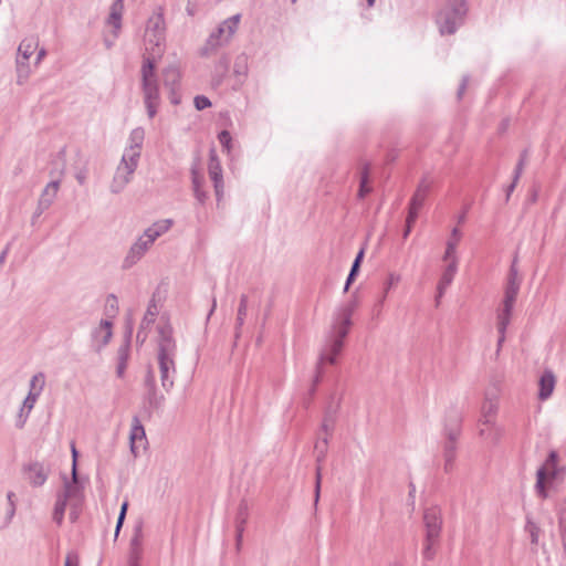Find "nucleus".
<instances>
[{
  "mask_svg": "<svg viewBox=\"0 0 566 566\" xmlns=\"http://www.w3.org/2000/svg\"><path fill=\"white\" fill-rule=\"evenodd\" d=\"M144 139L145 130L143 127H136L130 132L129 146L126 148L122 157L120 164L117 167L111 185V191L113 193L120 192L129 182L130 176L137 168Z\"/></svg>",
  "mask_w": 566,
  "mask_h": 566,
  "instance_id": "f257e3e1",
  "label": "nucleus"
},
{
  "mask_svg": "<svg viewBox=\"0 0 566 566\" xmlns=\"http://www.w3.org/2000/svg\"><path fill=\"white\" fill-rule=\"evenodd\" d=\"M462 431V413L455 407H450L447 410L443 426L444 441L442 444L444 458V471L451 472L454 468L457 458L458 440Z\"/></svg>",
  "mask_w": 566,
  "mask_h": 566,
  "instance_id": "f03ea898",
  "label": "nucleus"
},
{
  "mask_svg": "<svg viewBox=\"0 0 566 566\" xmlns=\"http://www.w3.org/2000/svg\"><path fill=\"white\" fill-rule=\"evenodd\" d=\"M469 11L467 0H447L436 15V23L441 35L454 34L464 24Z\"/></svg>",
  "mask_w": 566,
  "mask_h": 566,
  "instance_id": "7ed1b4c3",
  "label": "nucleus"
},
{
  "mask_svg": "<svg viewBox=\"0 0 566 566\" xmlns=\"http://www.w3.org/2000/svg\"><path fill=\"white\" fill-rule=\"evenodd\" d=\"M522 284V277L518 274L517 269V256H515L510 266L506 283L504 286V298L502 303V308L499 311V316L511 317L514 304L516 302L520 289Z\"/></svg>",
  "mask_w": 566,
  "mask_h": 566,
  "instance_id": "20e7f679",
  "label": "nucleus"
},
{
  "mask_svg": "<svg viewBox=\"0 0 566 566\" xmlns=\"http://www.w3.org/2000/svg\"><path fill=\"white\" fill-rule=\"evenodd\" d=\"M157 358L175 359L177 355V344L174 338V328L169 322L157 327Z\"/></svg>",
  "mask_w": 566,
  "mask_h": 566,
  "instance_id": "39448f33",
  "label": "nucleus"
},
{
  "mask_svg": "<svg viewBox=\"0 0 566 566\" xmlns=\"http://www.w3.org/2000/svg\"><path fill=\"white\" fill-rule=\"evenodd\" d=\"M124 12V0H114L108 18L106 19V24L113 28L112 30V39L108 36L104 38V44L107 50L114 46L115 40L119 36L122 30V18Z\"/></svg>",
  "mask_w": 566,
  "mask_h": 566,
  "instance_id": "423d86ee",
  "label": "nucleus"
},
{
  "mask_svg": "<svg viewBox=\"0 0 566 566\" xmlns=\"http://www.w3.org/2000/svg\"><path fill=\"white\" fill-rule=\"evenodd\" d=\"M22 472L33 488H39L46 482L50 470L43 463L34 461L24 464Z\"/></svg>",
  "mask_w": 566,
  "mask_h": 566,
  "instance_id": "0eeeda50",
  "label": "nucleus"
},
{
  "mask_svg": "<svg viewBox=\"0 0 566 566\" xmlns=\"http://www.w3.org/2000/svg\"><path fill=\"white\" fill-rule=\"evenodd\" d=\"M423 523L426 539H438L441 533L442 518L438 507H429L424 511Z\"/></svg>",
  "mask_w": 566,
  "mask_h": 566,
  "instance_id": "6e6552de",
  "label": "nucleus"
},
{
  "mask_svg": "<svg viewBox=\"0 0 566 566\" xmlns=\"http://www.w3.org/2000/svg\"><path fill=\"white\" fill-rule=\"evenodd\" d=\"M144 103L149 118H154L160 102L158 82L142 83Z\"/></svg>",
  "mask_w": 566,
  "mask_h": 566,
  "instance_id": "1a4fd4ad",
  "label": "nucleus"
},
{
  "mask_svg": "<svg viewBox=\"0 0 566 566\" xmlns=\"http://www.w3.org/2000/svg\"><path fill=\"white\" fill-rule=\"evenodd\" d=\"M165 19L163 12H158L150 17L147 21L146 32L151 33L156 38L157 55L163 54V44L165 42Z\"/></svg>",
  "mask_w": 566,
  "mask_h": 566,
  "instance_id": "9d476101",
  "label": "nucleus"
},
{
  "mask_svg": "<svg viewBox=\"0 0 566 566\" xmlns=\"http://www.w3.org/2000/svg\"><path fill=\"white\" fill-rule=\"evenodd\" d=\"M154 242L150 241L148 238L140 235L137 241L130 247L127 255L125 256L123 261V269H130L133 265H135L146 253V251L149 249V247Z\"/></svg>",
  "mask_w": 566,
  "mask_h": 566,
  "instance_id": "9b49d317",
  "label": "nucleus"
},
{
  "mask_svg": "<svg viewBox=\"0 0 566 566\" xmlns=\"http://www.w3.org/2000/svg\"><path fill=\"white\" fill-rule=\"evenodd\" d=\"M57 495H64L65 500L71 502L83 501V486L80 484L78 476L74 479L71 474V479L63 475V489L57 492Z\"/></svg>",
  "mask_w": 566,
  "mask_h": 566,
  "instance_id": "f8f14e48",
  "label": "nucleus"
},
{
  "mask_svg": "<svg viewBox=\"0 0 566 566\" xmlns=\"http://www.w3.org/2000/svg\"><path fill=\"white\" fill-rule=\"evenodd\" d=\"M161 386L166 391H169L174 387V378L176 375V363L175 359L170 358H157Z\"/></svg>",
  "mask_w": 566,
  "mask_h": 566,
  "instance_id": "ddd939ff",
  "label": "nucleus"
},
{
  "mask_svg": "<svg viewBox=\"0 0 566 566\" xmlns=\"http://www.w3.org/2000/svg\"><path fill=\"white\" fill-rule=\"evenodd\" d=\"M558 461V452L556 450H551L544 464L539 468L545 469V478L554 480L565 474L566 468L559 467Z\"/></svg>",
  "mask_w": 566,
  "mask_h": 566,
  "instance_id": "4468645a",
  "label": "nucleus"
},
{
  "mask_svg": "<svg viewBox=\"0 0 566 566\" xmlns=\"http://www.w3.org/2000/svg\"><path fill=\"white\" fill-rule=\"evenodd\" d=\"M457 270H458V259L453 258L450 261V263L447 265V268L444 269V271L439 280V283L437 286V295H436L437 303H439V300L443 296L446 290L452 283L454 275L457 273Z\"/></svg>",
  "mask_w": 566,
  "mask_h": 566,
  "instance_id": "2eb2a0df",
  "label": "nucleus"
},
{
  "mask_svg": "<svg viewBox=\"0 0 566 566\" xmlns=\"http://www.w3.org/2000/svg\"><path fill=\"white\" fill-rule=\"evenodd\" d=\"M161 55H157V52H155V49L149 52L147 56H144L143 64H142V83H149V82H158L156 77V64H157V57H160Z\"/></svg>",
  "mask_w": 566,
  "mask_h": 566,
  "instance_id": "dca6fc26",
  "label": "nucleus"
},
{
  "mask_svg": "<svg viewBox=\"0 0 566 566\" xmlns=\"http://www.w3.org/2000/svg\"><path fill=\"white\" fill-rule=\"evenodd\" d=\"M432 180L429 179L428 176H423L419 181L415 193L412 195L409 206L421 209L424 205V201L431 190Z\"/></svg>",
  "mask_w": 566,
  "mask_h": 566,
  "instance_id": "f3484780",
  "label": "nucleus"
},
{
  "mask_svg": "<svg viewBox=\"0 0 566 566\" xmlns=\"http://www.w3.org/2000/svg\"><path fill=\"white\" fill-rule=\"evenodd\" d=\"M555 384H556V379H555V375L552 370L549 369H546L542 376L539 377V381H538V398L541 400H546L548 399L552 394H553V390L555 388Z\"/></svg>",
  "mask_w": 566,
  "mask_h": 566,
  "instance_id": "a211bd4d",
  "label": "nucleus"
},
{
  "mask_svg": "<svg viewBox=\"0 0 566 566\" xmlns=\"http://www.w3.org/2000/svg\"><path fill=\"white\" fill-rule=\"evenodd\" d=\"M147 438H146V432H145V428L142 423V421L139 420V418L137 416H134L133 419H132V429H130V434H129V441H130V451L132 453H134L135 455L137 454V446L136 443L138 441H146Z\"/></svg>",
  "mask_w": 566,
  "mask_h": 566,
  "instance_id": "6ab92c4d",
  "label": "nucleus"
},
{
  "mask_svg": "<svg viewBox=\"0 0 566 566\" xmlns=\"http://www.w3.org/2000/svg\"><path fill=\"white\" fill-rule=\"evenodd\" d=\"M323 444H324V449H321L319 451H317V455H316V462H317V467H316V472H315V490H314V495H315V499H314V502H315V505L318 503V500H319V493H321V482H322V468H321V463L325 460V457H326V453H327V444H328V438L325 437L323 438Z\"/></svg>",
  "mask_w": 566,
  "mask_h": 566,
  "instance_id": "aec40b11",
  "label": "nucleus"
},
{
  "mask_svg": "<svg viewBox=\"0 0 566 566\" xmlns=\"http://www.w3.org/2000/svg\"><path fill=\"white\" fill-rule=\"evenodd\" d=\"M172 226L171 219H165L154 222L149 228L144 231V237L155 242L157 238L166 233Z\"/></svg>",
  "mask_w": 566,
  "mask_h": 566,
  "instance_id": "412c9836",
  "label": "nucleus"
},
{
  "mask_svg": "<svg viewBox=\"0 0 566 566\" xmlns=\"http://www.w3.org/2000/svg\"><path fill=\"white\" fill-rule=\"evenodd\" d=\"M371 165L370 163H364L360 168L359 188L357 196L359 199H364L367 195L373 191V188L368 185L370 178Z\"/></svg>",
  "mask_w": 566,
  "mask_h": 566,
  "instance_id": "4be33fe9",
  "label": "nucleus"
},
{
  "mask_svg": "<svg viewBox=\"0 0 566 566\" xmlns=\"http://www.w3.org/2000/svg\"><path fill=\"white\" fill-rule=\"evenodd\" d=\"M224 36L226 30L222 24H220L218 29L209 35L206 45L201 50V54L208 55L210 50H214L216 48L224 44Z\"/></svg>",
  "mask_w": 566,
  "mask_h": 566,
  "instance_id": "5701e85b",
  "label": "nucleus"
},
{
  "mask_svg": "<svg viewBox=\"0 0 566 566\" xmlns=\"http://www.w3.org/2000/svg\"><path fill=\"white\" fill-rule=\"evenodd\" d=\"M344 347V342L340 339H332L328 346L327 353H322L317 363H321V368H323V363L328 361L329 364H335L337 356L340 354Z\"/></svg>",
  "mask_w": 566,
  "mask_h": 566,
  "instance_id": "b1692460",
  "label": "nucleus"
},
{
  "mask_svg": "<svg viewBox=\"0 0 566 566\" xmlns=\"http://www.w3.org/2000/svg\"><path fill=\"white\" fill-rule=\"evenodd\" d=\"M338 408H339V402L336 405V407L328 406L325 409L321 429L325 432L326 437L329 436L332 433V431L334 430Z\"/></svg>",
  "mask_w": 566,
  "mask_h": 566,
  "instance_id": "393cba45",
  "label": "nucleus"
},
{
  "mask_svg": "<svg viewBox=\"0 0 566 566\" xmlns=\"http://www.w3.org/2000/svg\"><path fill=\"white\" fill-rule=\"evenodd\" d=\"M180 72L176 65H169L163 70V82L167 88L179 87Z\"/></svg>",
  "mask_w": 566,
  "mask_h": 566,
  "instance_id": "a878e982",
  "label": "nucleus"
},
{
  "mask_svg": "<svg viewBox=\"0 0 566 566\" xmlns=\"http://www.w3.org/2000/svg\"><path fill=\"white\" fill-rule=\"evenodd\" d=\"M364 255H365V250L360 249L358 251V253L356 254V256H355V259L353 261L350 271H349V273L347 275V279H346V282H345V286H344V293L348 292L350 285L356 280V277H357V275L359 273V270H360L361 262L364 260Z\"/></svg>",
  "mask_w": 566,
  "mask_h": 566,
  "instance_id": "bb28decb",
  "label": "nucleus"
},
{
  "mask_svg": "<svg viewBox=\"0 0 566 566\" xmlns=\"http://www.w3.org/2000/svg\"><path fill=\"white\" fill-rule=\"evenodd\" d=\"M248 312V296L245 294H242L240 296V303L238 307V314L235 319V327H234V336L238 339L241 335V328L244 324V319Z\"/></svg>",
  "mask_w": 566,
  "mask_h": 566,
  "instance_id": "cd10ccee",
  "label": "nucleus"
},
{
  "mask_svg": "<svg viewBox=\"0 0 566 566\" xmlns=\"http://www.w3.org/2000/svg\"><path fill=\"white\" fill-rule=\"evenodd\" d=\"M145 401L148 403L150 409L157 411L163 408L165 397L158 392L157 387H154L146 389Z\"/></svg>",
  "mask_w": 566,
  "mask_h": 566,
  "instance_id": "c85d7f7f",
  "label": "nucleus"
},
{
  "mask_svg": "<svg viewBox=\"0 0 566 566\" xmlns=\"http://www.w3.org/2000/svg\"><path fill=\"white\" fill-rule=\"evenodd\" d=\"M156 292L153 294L151 300L148 303L147 311L140 322L142 328H148L158 315V306L156 302Z\"/></svg>",
  "mask_w": 566,
  "mask_h": 566,
  "instance_id": "c756f323",
  "label": "nucleus"
},
{
  "mask_svg": "<svg viewBox=\"0 0 566 566\" xmlns=\"http://www.w3.org/2000/svg\"><path fill=\"white\" fill-rule=\"evenodd\" d=\"M132 333H133V327L129 326L128 331L126 332L125 342L117 349V363L118 364L127 365V361L129 358V352H130Z\"/></svg>",
  "mask_w": 566,
  "mask_h": 566,
  "instance_id": "7c9ffc66",
  "label": "nucleus"
},
{
  "mask_svg": "<svg viewBox=\"0 0 566 566\" xmlns=\"http://www.w3.org/2000/svg\"><path fill=\"white\" fill-rule=\"evenodd\" d=\"M461 238V231L458 228H453L451 231V238L447 241L446 252L443 255V260H452L453 258H457L454 255L455 248Z\"/></svg>",
  "mask_w": 566,
  "mask_h": 566,
  "instance_id": "2f4dec72",
  "label": "nucleus"
},
{
  "mask_svg": "<svg viewBox=\"0 0 566 566\" xmlns=\"http://www.w3.org/2000/svg\"><path fill=\"white\" fill-rule=\"evenodd\" d=\"M496 411L497 406L494 402H484V405L482 406V419L480 420V422L484 426L494 427V417L496 415Z\"/></svg>",
  "mask_w": 566,
  "mask_h": 566,
  "instance_id": "473e14b6",
  "label": "nucleus"
},
{
  "mask_svg": "<svg viewBox=\"0 0 566 566\" xmlns=\"http://www.w3.org/2000/svg\"><path fill=\"white\" fill-rule=\"evenodd\" d=\"M67 502L69 501L65 500L64 495H57L56 494V502H55V505H54V509H53L52 518H53V521L59 526H61L62 523H63V518H64L65 510H66V506H67Z\"/></svg>",
  "mask_w": 566,
  "mask_h": 566,
  "instance_id": "72a5a7b5",
  "label": "nucleus"
},
{
  "mask_svg": "<svg viewBox=\"0 0 566 566\" xmlns=\"http://www.w3.org/2000/svg\"><path fill=\"white\" fill-rule=\"evenodd\" d=\"M208 171L211 180L222 177L221 164L214 149H211L209 154Z\"/></svg>",
  "mask_w": 566,
  "mask_h": 566,
  "instance_id": "f704fd0d",
  "label": "nucleus"
},
{
  "mask_svg": "<svg viewBox=\"0 0 566 566\" xmlns=\"http://www.w3.org/2000/svg\"><path fill=\"white\" fill-rule=\"evenodd\" d=\"M112 327H113V323L111 321L102 319L101 324H99V328L93 332L94 338H97L101 333H104L102 342H101V347L106 346L109 343L112 335H113Z\"/></svg>",
  "mask_w": 566,
  "mask_h": 566,
  "instance_id": "c9c22d12",
  "label": "nucleus"
},
{
  "mask_svg": "<svg viewBox=\"0 0 566 566\" xmlns=\"http://www.w3.org/2000/svg\"><path fill=\"white\" fill-rule=\"evenodd\" d=\"M241 14H234L226 19L221 24L226 30L224 42H229L232 35L235 33L239 27Z\"/></svg>",
  "mask_w": 566,
  "mask_h": 566,
  "instance_id": "e433bc0d",
  "label": "nucleus"
},
{
  "mask_svg": "<svg viewBox=\"0 0 566 566\" xmlns=\"http://www.w3.org/2000/svg\"><path fill=\"white\" fill-rule=\"evenodd\" d=\"M59 187H60V181L59 180H52L50 181L45 188L43 189L39 200H48V205H52L55 197H56V193H57V190H59Z\"/></svg>",
  "mask_w": 566,
  "mask_h": 566,
  "instance_id": "4c0bfd02",
  "label": "nucleus"
},
{
  "mask_svg": "<svg viewBox=\"0 0 566 566\" xmlns=\"http://www.w3.org/2000/svg\"><path fill=\"white\" fill-rule=\"evenodd\" d=\"M546 480L547 478H545V469H538L536 472L535 490L537 495L542 499H546L548 496L546 490Z\"/></svg>",
  "mask_w": 566,
  "mask_h": 566,
  "instance_id": "58836bf2",
  "label": "nucleus"
},
{
  "mask_svg": "<svg viewBox=\"0 0 566 566\" xmlns=\"http://www.w3.org/2000/svg\"><path fill=\"white\" fill-rule=\"evenodd\" d=\"M358 305H359V300H358L356 293H353L350 298L346 303H344L342 306H339L337 312L340 314H344L345 316L352 317L354 312L358 307Z\"/></svg>",
  "mask_w": 566,
  "mask_h": 566,
  "instance_id": "ea45409f",
  "label": "nucleus"
},
{
  "mask_svg": "<svg viewBox=\"0 0 566 566\" xmlns=\"http://www.w3.org/2000/svg\"><path fill=\"white\" fill-rule=\"evenodd\" d=\"M143 521L135 524L133 530V536L129 542V548H143Z\"/></svg>",
  "mask_w": 566,
  "mask_h": 566,
  "instance_id": "a19ab883",
  "label": "nucleus"
},
{
  "mask_svg": "<svg viewBox=\"0 0 566 566\" xmlns=\"http://www.w3.org/2000/svg\"><path fill=\"white\" fill-rule=\"evenodd\" d=\"M249 517V506L247 501L242 500L238 506L235 516V527H245Z\"/></svg>",
  "mask_w": 566,
  "mask_h": 566,
  "instance_id": "79ce46f5",
  "label": "nucleus"
},
{
  "mask_svg": "<svg viewBox=\"0 0 566 566\" xmlns=\"http://www.w3.org/2000/svg\"><path fill=\"white\" fill-rule=\"evenodd\" d=\"M34 48L35 45L33 42H27L25 40L22 41L18 48V57H20L21 61L28 63L30 56L34 52Z\"/></svg>",
  "mask_w": 566,
  "mask_h": 566,
  "instance_id": "37998d69",
  "label": "nucleus"
},
{
  "mask_svg": "<svg viewBox=\"0 0 566 566\" xmlns=\"http://www.w3.org/2000/svg\"><path fill=\"white\" fill-rule=\"evenodd\" d=\"M42 389H43V382L40 384V387L38 388V390H29V394L22 403V407L28 410V413H30L31 410L33 409Z\"/></svg>",
  "mask_w": 566,
  "mask_h": 566,
  "instance_id": "c03bdc74",
  "label": "nucleus"
},
{
  "mask_svg": "<svg viewBox=\"0 0 566 566\" xmlns=\"http://www.w3.org/2000/svg\"><path fill=\"white\" fill-rule=\"evenodd\" d=\"M504 318H505V316L497 315V332H499L497 352L500 350L503 342L505 340L506 328L511 322V317H506V319H504Z\"/></svg>",
  "mask_w": 566,
  "mask_h": 566,
  "instance_id": "a18cd8bd",
  "label": "nucleus"
},
{
  "mask_svg": "<svg viewBox=\"0 0 566 566\" xmlns=\"http://www.w3.org/2000/svg\"><path fill=\"white\" fill-rule=\"evenodd\" d=\"M118 300L116 295L109 294L106 298V305H105V314L106 316L113 318L118 313Z\"/></svg>",
  "mask_w": 566,
  "mask_h": 566,
  "instance_id": "49530a36",
  "label": "nucleus"
},
{
  "mask_svg": "<svg viewBox=\"0 0 566 566\" xmlns=\"http://www.w3.org/2000/svg\"><path fill=\"white\" fill-rule=\"evenodd\" d=\"M525 531L530 534L531 543L537 545L541 533V528L537 526V524L534 523L531 518H527Z\"/></svg>",
  "mask_w": 566,
  "mask_h": 566,
  "instance_id": "de8ad7c7",
  "label": "nucleus"
},
{
  "mask_svg": "<svg viewBox=\"0 0 566 566\" xmlns=\"http://www.w3.org/2000/svg\"><path fill=\"white\" fill-rule=\"evenodd\" d=\"M247 56L240 55L235 59L234 65H233V72L238 76H245L248 73V64H247Z\"/></svg>",
  "mask_w": 566,
  "mask_h": 566,
  "instance_id": "09e8293b",
  "label": "nucleus"
},
{
  "mask_svg": "<svg viewBox=\"0 0 566 566\" xmlns=\"http://www.w3.org/2000/svg\"><path fill=\"white\" fill-rule=\"evenodd\" d=\"M17 72H18V84H23L29 75V65L27 62H23L20 60V57H17Z\"/></svg>",
  "mask_w": 566,
  "mask_h": 566,
  "instance_id": "8fccbe9b",
  "label": "nucleus"
},
{
  "mask_svg": "<svg viewBox=\"0 0 566 566\" xmlns=\"http://www.w3.org/2000/svg\"><path fill=\"white\" fill-rule=\"evenodd\" d=\"M400 281V275L399 274H396V273H390L387 277V281L385 283V286H384V292H382V295L380 296V303H384L386 297H387V294L389 292V290L398 284Z\"/></svg>",
  "mask_w": 566,
  "mask_h": 566,
  "instance_id": "3c124183",
  "label": "nucleus"
},
{
  "mask_svg": "<svg viewBox=\"0 0 566 566\" xmlns=\"http://www.w3.org/2000/svg\"><path fill=\"white\" fill-rule=\"evenodd\" d=\"M191 172V182H192V190L200 189L203 184V177L200 175L199 169L197 165H193L190 169Z\"/></svg>",
  "mask_w": 566,
  "mask_h": 566,
  "instance_id": "603ef678",
  "label": "nucleus"
},
{
  "mask_svg": "<svg viewBox=\"0 0 566 566\" xmlns=\"http://www.w3.org/2000/svg\"><path fill=\"white\" fill-rule=\"evenodd\" d=\"M143 548H129L127 565L140 566Z\"/></svg>",
  "mask_w": 566,
  "mask_h": 566,
  "instance_id": "864d4df0",
  "label": "nucleus"
},
{
  "mask_svg": "<svg viewBox=\"0 0 566 566\" xmlns=\"http://www.w3.org/2000/svg\"><path fill=\"white\" fill-rule=\"evenodd\" d=\"M51 206L48 205V200L43 199V200H39L38 201V205H36V208L32 214V218H31V223L34 224L36 219L40 218V216L50 208Z\"/></svg>",
  "mask_w": 566,
  "mask_h": 566,
  "instance_id": "5fc2aeb1",
  "label": "nucleus"
},
{
  "mask_svg": "<svg viewBox=\"0 0 566 566\" xmlns=\"http://www.w3.org/2000/svg\"><path fill=\"white\" fill-rule=\"evenodd\" d=\"M218 139L220 142V144L222 145V147L228 151L230 153V149H231V143H232V137H231V134L228 132V130H221L218 135Z\"/></svg>",
  "mask_w": 566,
  "mask_h": 566,
  "instance_id": "6e6d98bb",
  "label": "nucleus"
},
{
  "mask_svg": "<svg viewBox=\"0 0 566 566\" xmlns=\"http://www.w3.org/2000/svg\"><path fill=\"white\" fill-rule=\"evenodd\" d=\"M323 376V368H321V363L316 364V374L313 378V384L311 388L308 389V395L314 396L316 392L317 385L321 382Z\"/></svg>",
  "mask_w": 566,
  "mask_h": 566,
  "instance_id": "4d7b16f0",
  "label": "nucleus"
},
{
  "mask_svg": "<svg viewBox=\"0 0 566 566\" xmlns=\"http://www.w3.org/2000/svg\"><path fill=\"white\" fill-rule=\"evenodd\" d=\"M193 104L197 111H203L212 105L211 101L205 95H197L193 98Z\"/></svg>",
  "mask_w": 566,
  "mask_h": 566,
  "instance_id": "13d9d810",
  "label": "nucleus"
},
{
  "mask_svg": "<svg viewBox=\"0 0 566 566\" xmlns=\"http://www.w3.org/2000/svg\"><path fill=\"white\" fill-rule=\"evenodd\" d=\"M71 454H72V469H71V472H72V475L74 476V479L77 478V473H78V470H77V460H78V451L75 447V443L72 442L71 443Z\"/></svg>",
  "mask_w": 566,
  "mask_h": 566,
  "instance_id": "bf43d9fd",
  "label": "nucleus"
},
{
  "mask_svg": "<svg viewBox=\"0 0 566 566\" xmlns=\"http://www.w3.org/2000/svg\"><path fill=\"white\" fill-rule=\"evenodd\" d=\"M352 324V317L345 316L344 314H340L338 312L336 313L334 325L350 328Z\"/></svg>",
  "mask_w": 566,
  "mask_h": 566,
  "instance_id": "052dcab7",
  "label": "nucleus"
},
{
  "mask_svg": "<svg viewBox=\"0 0 566 566\" xmlns=\"http://www.w3.org/2000/svg\"><path fill=\"white\" fill-rule=\"evenodd\" d=\"M144 387H145V389L157 387L155 374H154L151 366H148V368H147L145 379H144Z\"/></svg>",
  "mask_w": 566,
  "mask_h": 566,
  "instance_id": "680f3d73",
  "label": "nucleus"
},
{
  "mask_svg": "<svg viewBox=\"0 0 566 566\" xmlns=\"http://www.w3.org/2000/svg\"><path fill=\"white\" fill-rule=\"evenodd\" d=\"M7 500L9 503V510L7 512V516L9 520H11L13 517V515L15 514V494H14V492L9 491L7 493Z\"/></svg>",
  "mask_w": 566,
  "mask_h": 566,
  "instance_id": "e2e57ef3",
  "label": "nucleus"
},
{
  "mask_svg": "<svg viewBox=\"0 0 566 566\" xmlns=\"http://www.w3.org/2000/svg\"><path fill=\"white\" fill-rule=\"evenodd\" d=\"M81 504H82V502H71L70 503L71 510L69 513V518H70L71 523H75L78 520Z\"/></svg>",
  "mask_w": 566,
  "mask_h": 566,
  "instance_id": "0e129e2a",
  "label": "nucleus"
},
{
  "mask_svg": "<svg viewBox=\"0 0 566 566\" xmlns=\"http://www.w3.org/2000/svg\"><path fill=\"white\" fill-rule=\"evenodd\" d=\"M437 539H426V545L422 552L423 558L427 560H431L434 556V551L432 548L433 544Z\"/></svg>",
  "mask_w": 566,
  "mask_h": 566,
  "instance_id": "69168bd1",
  "label": "nucleus"
},
{
  "mask_svg": "<svg viewBox=\"0 0 566 566\" xmlns=\"http://www.w3.org/2000/svg\"><path fill=\"white\" fill-rule=\"evenodd\" d=\"M80 565V557L78 554L74 551H71L67 553L64 566H78Z\"/></svg>",
  "mask_w": 566,
  "mask_h": 566,
  "instance_id": "338daca9",
  "label": "nucleus"
},
{
  "mask_svg": "<svg viewBox=\"0 0 566 566\" xmlns=\"http://www.w3.org/2000/svg\"><path fill=\"white\" fill-rule=\"evenodd\" d=\"M559 532L562 534H566V503L559 511Z\"/></svg>",
  "mask_w": 566,
  "mask_h": 566,
  "instance_id": "774afa93",
  "label": "nucleus"
}]
</instances>
